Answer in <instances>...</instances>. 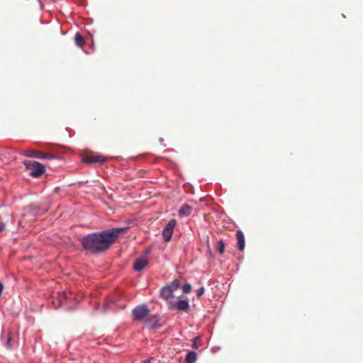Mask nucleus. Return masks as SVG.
Segmentation results:
<instances>
[{"label": "nucleus", "instance_id": "nucleus-5", "mask_svg": "<svg viewBox=\"0 0 363 363\" xmlns=\"http://www.w3.org/2000/svg\"><path fill=\"white\" fill-rule=\"evenodd\" d=\"M21 154L28 157L38 158V159H51L54 156L50 154L43 153L40 151L34 150H26L22 151Z\"/></svg>", "mask_w": 363, "mask_h": 363}, {"label": "nucleus", "instance_id": "nucleus-27", "mask_svg": "<svg viewBox=\"0 0 363 363\" xmlns=\"http://www.w3.org/2000/svg\"><path fill=\"white\" fill-rule=\"evenodd\" d=\"M160 142H162L163 141V139L162 138H160Z\"/></svg>", "mask_w": 363, "mask_h": 363}, {"label": "nucleus", "instance_id": "nucleus-8", "mask_svg": "<svg viewBox=\"0 0 363 363\" xmlns=\"http://www.w3.org/2000/svg\"><path fill=\"white\" fill-rule=\"evenodd\" d=\"M147 255L140 256L135 260L133 268L135 271L140 272L147 266Z\"/></svg>", "mask_w": 363, "mask_h": 363}, {"label": "nucleus", "instance_id": "nucleus-15", "mask_svg": "<svg viewBox=\"0 0 363 363\" xmlns=\"http://www.w3.org/2000/svg\"><path fill=\"white\" fill-rule=\"evenodd\" d=\"M82 246L84 249L89 250L91 249V235H87L82 240Z\"/></svg>", "mask_w": 363, "mask_h": 363}, {"label": "nucleus", "instance_id": "nucleus-1", "mask_svg": "<svg viewBox=\"0 0 363 363\" xmlns=\"http://www.w3.org/2000/svg\"><path fill=\"white\" fill-rule=\"evenodd\" d=\"M126 228H113L100 233H92V253L102 252L110 247Z\"/></svg>", "mask_w": 363, "mask_h": 363}, {"label": "nucleus", "instance_id": "nucleus-12", "mask_svg": "<svg viewBox=\"0 0 363 363\" xmlns=\"http://www.w3.org/2000/svg\"><path fill=\"white\" fill-rule=\"evenodd\" d=\"M192 211V208L188 204H184L179 208L178 214L180 217L188 216L191 214Z\"/></svg>", "mask_w": 363, "mask_h": 363}, {"label": "nucleus", "instance_id": "nucleus-25", "mask_svg": "<svg viewBox=\"0 0 363 363\" xmlns=\"http://www.w3.org/2000/svg\"><path fill=\"white\" fill-rule=\"evenodd\" d=\"M142 363H150V359H145V360L143 361Z\"/></svg>", "mask_w": 363, "mask_h": 363}, {"label": "nucleus", "instance_id": "nucleus-11", "mask_svg": "<svg viewBox=\"0 0 363 363\" xmlns=\"http://www.w3.org/2000/svg\"><path fill=\"white\" fill-rule=\"evenodd\" d=\"M236 239L238 241V249L240 251H242L245 248V236L241 230H238L236 233Z\"/></svg>", "mask_w": 363, "mask_h": 363}, {"label": "nucleus", "instance_id": "nucleus-17", "mask_svg": "<svg viewBox=\"0 0 363 363\" xmlns=\"http://www.w3.org/2000/svg\"><path fill=\"white\" fill-rule=\"evenodd\" d=\"M172 291L174 292L179 287V281L178 279L173 280L169 284L167 285Z\"/></svg>", "mask_w": 363, "mask_h": 363}, {"label": "nucleus", "instance_id": "nucleus-10", "mask_svg": "<svg viewBox=\"0 0 363 363\" xmlns=\"http://www.w3.org/2000/svg\"><path fill=\"white\" fill-rule=\"evenodd\" d=\"M174 308L179 311H187L189 308L188 299L179 300L175 305L173 303V309Z\"/></svg>", "mask_w": 363, "mask_h": 363}, {"label": "nucleus", "instance_id": "nucleus-2", "mask_svg": "<svg viewBox=\"0 0 363 363\" xmlns=\"http://www.w3.org/2000/svg\"><path fill=\"white\" fill-rule=\"evenodd\" d=\"M23 164L30 171V175L33 177H39L45 172V166L38 162L26 160L23 162Z\"/></svg>", "mask_w": 363, "mask_h": 363}, {"label": "nucleus", "instance_id": "nucleus-14", "mask_svg": "<svg viewBox=\"0 0 363 363\" xmlns=\"http://www.w3.org/2000/svg\"><path fill=\"white\" fill-rule=\"evenodd\" d=\"M196 360V353L194 351L189 352L184 359L185 363H194Z\"/></svg>", "mask_w": 363, "mask_h": 363}, {"label": "nucleus", "instance_id": "nucleus-26", "mask_svg": "<svg viewBox=\"0 0 363 363\" xmlns=\"http://www.w3.org/2000/svg\"><path fill=\"white\" fill-rule=\"evenodd\" d=\"M10 342H11V337H9L8 338V340H7V345L9 346L10 345Z\"/></svg>", "mask_w": 363, "mask_h": 363}, {"label": "nucleus", "instance_id": "nucleus-16", "mask_svg": "<svg viewBox=\"0 0 363 363\" xmlns=\"http://www.w3.org/2000/svg\"><path fill=\"white\" fill-rule=\"evenodd\" d=\"M106 161V158L102 155H94L92 153V163L99 162L101 164L104 163Z\"/></svg>", "mask_w": 363, "mask_h": 363}, {"label": "nucleus", "instance_id": "nucleus-6", "mask_svg": "<svg viewBox=\"0 0 363 363\" xmlns=\"http://www.w3.org/2000/svg\"><path fill=\"white\" fill-rule=\"evenodd\" d=\"M160 296L164 299L169 304V308L173 309V302L169 301L170 298L174 297V292L167 285L163 286L160 291Z\"/></svg>", "mask_w": 363, "mask_h": 363}, {"label": "nucleus", "instance_id": "nucleus-3", "mask_svg": "<svg viewBox=\"0 0 363 363\" xmlns=\"http://www.w3.org/2000/svg\"><path fill=\"white\" fill-rule=\"evenodd\" d=\"M150 310L147 305H139L135 307L132 311L133 320L138 322L146 321L145 318L148 316Z\"/></svg>", "mask_w": 363, "mask_h": 363}, {"label": "nucleus", "instance_id": "nucleus-20", "mask_svg": "<svg viewBox=\"0 0 363 363\" xmlns=\"http://www.w3.org/2000/svg\"><path fill=\"white\" fill-rule=\"evenodd\" d=\"M6 153L9 155V160L6 162H9V160L16 159V156L13 155V150H8Z\"/></svg>", "mask_w": 363, "mask_h": 363}, {"label": "nucleus", "instance_id": "nucleus-21", "mask_svg": "<svg viewBox=\"0 0 363 363\" xmlns=\"http://www.w3.org/2000/svg\"><path fill=\"white\" fill-rule=\"evenodd\" d=\"M205 289L203 286H201L196 291L197 297L201 296L204 294Z\"/></svg>", "mask_w": 363, "mask_h": 363}, {"label": "nucleus", "instance_id": "nucleus-7", "mask_svg": "<svg viewBox=\"0 0 363 363\" xmlns=\"http://www.w3.org/2000/svg\"><path fill=\"white\" fill-rule=\"evenodd\" d=\"M58 296L60 298V305L65 306L66 308L69 309H72L73 307L69 305L68 301L69 299H74V301H79V298L74 297L73 294L71 292L62 291V293L58 294Z\"/></svg>", "mask_w": 363, "mask_h": 363}, {"label": "nucleus", "instance_id": "nucleus-24", "mask_svg": "<svg viewBox=\"0 0 363 363\" xmlns=\"http://www.w3.org/2000/svg\"><path fill=\"white\" fill-rule=\"evenodd\" d=\"M4 228V224L0 223V232L2 231Z\"/></svg>", "mask_w": 363, "mask_h": 363}, {"label": "nucleus", "instance_id": "nucleus-22", "mask_svg": "<svg viewBox=\"0 0 363 363\" xmlns=\"http://www.w3.org/2000/svg\"><path fill=\"white\" fill-rule=\"evenodd\" d=\"M198 339H199V337H195V338L194 339V341H193L192 347H193L194 348H195V349H197V348H198V345H197V344H196V340H197Z\"/></svg>", "mask_w": 363, "mask_h": 363}, {"label": "nucleus", "instance_id": "nucleus-23", "mask_svg": "<svg viewBox=\"0 0 363 363\" xmlns=\"http://www.w3.org/2000/svg\"><path fill=\"white\" fill-rule=\"evenodd\" d=\"M3 288H4L3 284L0 282V296L1 295Z\"/></svg>", "mask_w": 363, "mask_h": 363}, {"label": "nucleus", "instance_id": "nucleus-4", "mask_svg": "<svg viewBox=\"0 0 363 363\" xmlns=\"http://www.w3.org/2000/svg\"><path fill=\"white\" fill-rule=\"evenodd\" d=\"M177 225L175 219L170 220L162 231V236L164 242H169L172 237L174 229Z\"/></svg>", "mask_w": 363, "mask_h": 363}, {"label": "nucleus", "instance_id": "nucleus-18", "mask_svg": "<svg viewBox=\"0 0 363 363\" xmlns=\"http://www.w3.org/2000/svg\"><path fill=\"white\" fill-rule=\"evenodd\" d=\"M217 250L219 253L223 254L225 250V244L223 240H219L218 242Z\"/></svg>", "mask_w": 363, "mask_h": 363}, {"label": "nucleus", "instance_id": "nucleus-9", "mask_svg": "<svg viewBox=\"0 0 363 363\" xmlns=\"http://www.w3.org/2000/svg\"><path fill=\"white\" fill-rule=\"evenodd\" d=\"M146 323L150 325L152 329H159L162 327V325L159 323V316L157 315H153L148 317L146 319Z\"/></svg>", "mask_w": 363, "mask_h": 363}, {"label": "nucleus", "instance_id": "nucleus-13", "mask_svg": "<svg viewBox=\"0 0 363 363\" xmlns=\"http://www.w3.org/2000/svg\"><path fill=\"white\" fill-rule=\"evenodd\" d=\"M74 42L78 47L83 48L85 44V39L79 33H77L74 36Z\"/></svg>", "mask_w": 363, "mask_h": 363}, {"label": "nucleus", "instance_id": "nucleus-19", "mask_svg": "<svg viewBox=\"0 0 363 363\" xmlns=\"http://www.w3.org/2000/svg\"><path fill=\"white\" fill-rule=\"evenodd\" d=\"M184 294H189L191 291V285L190 284H185L182 287Z\"/></svg>", "mask_w": 363, "mask_h": 363}]
</instances>
